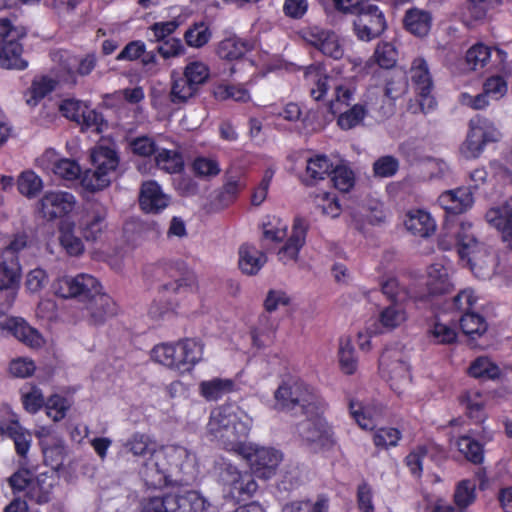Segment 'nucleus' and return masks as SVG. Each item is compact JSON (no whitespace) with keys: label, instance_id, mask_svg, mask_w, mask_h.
<instances>
[{"label":"nucleus","instance_id":"nucleus-51","mask_svg":"<svg viewBox=\"0 0 512 512\" xmlns=\"http://www.w3.org/2000/svg\"><path fill=\"white\" fill-rule=\"evenodd\" d=\"M337 123L344 129L349 130L361 123L367 114L365 106L361 104H355L346 111L340 110Z\"/></svg>","mask_w":512,"mask_h":512},{"label":"nucleus","instance_id":"nucleus-15","mask_svg":"<svg viewBox=\"0 0 512 512\" xmlns=\"http://www.w3.org/2000/svg\"><path fill=\"white\" fill-rule=\"evenodd\" d=\"M100 289L98 280L90 274L80 273L76 276L66 275L54 283L55 294L65 298H77L89 301Z\"/></svg>","mask_w":512,"mask_h":512},{"label":"nucleus","instance_id":"nucleus-41","mask_svg":"<svg viewBox=\"0 0 512 512\" xmlns=\"http://www.w3.org/2000/svg\"><path fill=\"white\" fill-rule=\"evenodd\" d=\"M485 218L489 224L501 232L503 242L512 250V218L500 209H490Z\"/></svg>","mask_w":512,"mask_h":512},{"label":"nucleus","instance_id":"nucleus-24","mask_svg":"<svg viewBox=\"0 0 512 512\" xmlns=\"http://www.w3.org/2000/svg\"><path fill=\"white\" fill-rule=\"evenodd\" d=\"M139 204L147 213H159L169 204V197L163 193L156 181L144 182L140 189Z\"/></svg>","mask_w":512,"mask_h":512},{"label":"nucleus","instance_id":"nucleus-4","mask_svg":"<svg viewBox=\"0 0 512 512\" xmlns=\"http://www.w3.org/2000/svg\"><path fill=\"white\" fill-rule=\"evenodd\" d=\"M305 80L311 86L310 94L316 100H321L331 87L335 89V99L329 104L332 114L340 112L343 105L349 106L353 99L354 89L350 85L338 84L335 79L324 73L320 67L310 66L305 72Z\"/></svg>","mask_w":512,"mask_h":512},{"label":"nucleus","instance_id":"nucleus-28","mask_svg":"<svg viewBox=\"0 0 512 512\" xmlns=\"http://www.w3.org/2000/svg\"><path fill=\"white\" fill-rule=\"evenodd\" d=\"M87 310L90 322L98 325L116 315L117 305L109 295L100 293L99 289L97 294L88 301Z\"/></svg>","mask_w":512,"mask_h":512},{"label":"nucleus","instance_id":"nucleus-40","mask_svg":"<svg viewBox=\"0 0 512 512\" xmlns=\"http://www.w3.org/2000/svg\"><path fill=\"white\" fill-rule=\"evenodd\" d=\"M56 84L57 81L48 76L36 77L25 94L26 103L31 107L36 106L40 100L55 89Z\"/></svg>","mask_w":512,"mask_h":512},{"label":"nucleus","instance_id":"nucleus-35","mask_svg":"<svg viewBox=\"0 0 512 512\" xmlns=\"http://www.w3.org/2000/svg\"><path fill=\"white\" fill-rule=\"evenodd\" d=\"M54 485L55 479L52 475L46 473L39 474L34 477L32 484H30L27 497L37 504L48 503L52 499Z\"/></svg>","mask_w":512,"mask_h":512},{"label":"nucleus","instance_id":"nucleus-22","mask_svg":"<svg viewBox=\"0 0 512 512\" xmlns=\"http://www.w3.org/2000/svg\"><path fill=\"white\" fill-rule=\"evenodd\" d=\"M38 163L44 170L51 171L66 180H74L81 173L80 166L75 161L58 158L56 152L52 149L45 151L38 159Z\"/></svg>","mask_w":512,"mask_h":512},{"label":"nucleus","instance_id":"nucleus-48","mask_svg":"<svg viewBox=\"0 0 512 512\" xmlns=\"http://www.w3.org/2000/svg\"><path fill=\"white\" fill-rule=\"evenodd\" d=\"M406 318V311L402 303L392 302L391 305L382 310L379 319L385 328L393 329L405 322Z\"/></svg>","mask_w":512,"mask_h":512},{"label":"nucleus","instance_id":"nucleus-2","mask_svg":"<svg viewBox=\"0 0 512 512\" xmlns=\"http://www.w3.org/2000/svg\"><path fill=\"white\" fill-rule=\"evenodd\" d=\"M251 427V419L233 405H223L211 413L207 428L224 449L239 455L248 454L246 440Z\"/></svg>","mask_w":512,"mask_h":512},{"label":"nucleus","instance_id":"nucleus-20","mask_svg":"<svg viewBox=\"0 0 512 512\" xmlns=\"http://www.w3.org/2000/svg\"><path fill=\"white\" fill-rule=\"evenodd\" d=\"M242 456L249 461L253 473L264 479H268L275 474L282 460V454L279 451L266 447L253 449L249 446L248 454H242Z\"/></svg>","mask_w":512,"mask_h":512},{"label":"nucleus","instance_id":"nucleus-8","mask_svg":"<svg viewBox=\"0 0 512 512\" xmlns=\"http://www.w3.org/2000/svg\"><path fill=\"white\" fill-rule=\"evenodd\" d=\"M344 12L355 14L353 20L354 32L358 39L371 41L379 37L386 29V20L383 12L375 4L359 0L351 9H341Z\"/></svg>","mask_w":512,"mask_h":512},{"label":"nucleus","instance_id":"nucleus-31","mask_svg":"<svg viewBox=\"0 0 512 512\" xmlns=\"http://www.w3.org/2000/svg\"><path fill=\"white\" fill-rule=\"evenodd\" d=\"M267 262L266 255L255 246L243 244L239 248V268L247 275H255Z\"/></svg>","mask_w":512,"mask_h":512},{"label":"nucleus","instance_id":"nucleus-34","mask_svg":"<svg viewBox=\"0 0 512 512\" xmlns=\"http://www.w3.org/2000/svg\"><path fill=\"white\" fill-rule=\"evenodd\" d=\"M427 289L431 295H442L453 289L447 269L441 264H433L428 268Z\"/></svg>","mask_w":512,"mask_h":512},{"label":"nucleus","instance_id":"nucleus-52","mask_svg":"<svg viewBox=\"0 0 512 512\" xmlns=\"http://www.w3.org/2000/svg\"><path fill=\"white\" fill-rule=\"evenodd\" d=\"M456 444L459 451L470 462L480 464L483 461V448L481 444L470 436H461Z\"/></svg>","mask_w":512,"mask_h":512},{"label":"nucleus","instance_id":"nucleus-33","mask_svg":"<svg viewBox=\"0 0 512 512\" xmlns=\"http://www.w3.org/2000/svg\"><path fill=\"white\" fill-rule=\"evenodd\" d=\"M405 227L413 235L428 237L434 233L436 225L429 213L423 210L409 212L405 220Z\"/></svg>","mask_w":512,"mask_h":512},{"label":"nucleus","instance_id":"nucleus-59","mask_svg":"<svg viewBox=\"0 0 512 512\" xmlns=\"http://www.w3.org/2000/svg\"><path fill=\"white\" fill-rule=\"evenodd\" d=\"M315 202L322 213L328 217L336 218L341 213V206L335 195L328 192H322L315 196Z\"/></svg>","mask_w":512,"mask_h":512},{"label":"nucleus","instance_id":"nucleus-37","mask_svg":"<svg viewBox=\"0 0 512 512\" xmlns=\"http://www.w3.org/2000/svg\"><path fill=\"white\" fill-rule=\"evenodd\" d=\"M59 243L70 256H79L84 252V244L81 238L75 234V224L70 221H62L59 225Z\"/></svg>","mask_w":512,"mask_h":512},{"label":"nucleus","instance_id":"nucleus-42","mask_svg":"<svg viewBox=\"0 0 512 512\" xmlns=\"http://www.w3.org/2000/svg\"><path fill=\"white\" fill-rule=\"evenodd\" d=\"M155 162L158 168L171 174L180 172L184 166L181 153L170 149H158Z\"/></svg>","mask_w":512,"mask_h":512},{"label":"nucleus","instance_id":"nucleus-5","mask_svg":"<svg viewBox=\"0 0 512 512\" xmlns=\"http://www.w3.org/2000/svg\"><path fill=\"white\" fill-rule=\"evenodd\" d=\"M210 76L209 67L201 61L188 63L182 74L172 72L170 100L174 104L186 103L193 98Z\"/></svg>","mask_w":512,"mask_h":512},{"label":"nucleus","instance_id":"nucleus-55","mask_svg":"<svg viewBox=\"0 0 512 512\" xmlns=\"http://www.w3.org/2000/svg\"><path fill=\"white\" fill-rule=\"evenodd\" d=\"M178 343L190 371L202 359L203 347L193 339H185Z\"/></svg>","mask_w":512,"mask_h":512},{"label":"nucleus","instance_id":"nucleus-58","mask_svg":"<svg viewBox=\"0 0 512 512\" xmlns=\"http://www.w3.org/2000/svg\"><path fill=\"white\" fill-rule=\"evenodd\" d=\"M490 48L484 44H476L472 46L466 53V61L471 69L477 70L483 68L490 59Z\"/></svg>","mask_w":512,"mask_h":512},{"label":"nucleus","instance_id":"nucleus-47","mask_svg":"<svg viewBox=\"0 0 512 512\" xmlns=\"http://www.w3.org/2000/svg\"><path fill=\"white\" fill-rule=\"evenodd\" d=\"M211 35L209 27L205 23L200 22L193 24L186 30L184 39L188 46L201 48L209 42Z\"/></svg>","mask_w":512,"mask_h":512},{"label":"nucleus","instance_id":"nucleus-61","mask_svg":"<svg viewBox=\"0 0 512 512\" xmlns=\"http://www.w3.org/2000/svg\"><path fill=\"white\" fill-rule=\"evenodd\" d=\"M331 174L333 175L332 182L338 190L347 192L353 187L354 174L346 166H333Z\"/></svg>","mask_w":512,"mask_h":512},{"label":"nucleus","instance_id":"nucleus-10","mask_svg":"<svg viewBox=\"0 0 512 512\" xmlns=\"http://www.w3.org/2000/svg\"><path fill=\"white\" fill-rule=\"evenodd\" d=\"M381 374L389 382L392 390L402 394L410 385L411 374L408 364V356L397 347L386 348L380 359Z\"/></svg>","mask_w":512,"mask_h":512},{"label":"nucleus","instance_id":"nucleus-46","mask_svg":"<svg viewBox=\"0 0 512 512\" xmlns=\"http://www.w3.org/2000/svg\"><path fill=\"white\" fill-rule=\"evenodd\" d=\"M468 372L470 376L482 379H496L500 375L499 367L487 357H478L475 359L471 363Z\"/></svg>","mask_w":512,"mask_h":512},{"label":"nucleus","instance_id":"nucleus-18","mask_svg":"<svg viewBox=\"0 0 512 512\" xmlns=\"http://www.w3.org/2000/svg\"><path fill=\"white\" fill-rule=\"evenodd\" d=\"M322 409L315 415H304L305 419L297 425L299 436L313 449L332 443V431L327 422L320 417Z\"/></svg>","mask_w":512,"mask_h":512},{"label":"nucleus","instance_id":"nucleus-29","mask_svg":"<svg viewBox=\"0 0 512 512\" xmlns=\"http://www.w3.org/2000/svg\"><path fill=\"white\" fill-rule=\"evenodd\" d=\"M21 267L17 258L0 257V290H7L12 304L20 280Z\"/></svg>","mask_w":512,"mask_h":512},{"label":"nucleus","instance_id":"nucleus-36","mask_svg":"<svg viewBox=\"0 0 512 512\" xmlns=\"http://www.w3.org/2000/svg\"><path fill=\"white\" fill-rule=\"evenodd\" d=\"M333 163L325 155H317L307 160L306 177L303 182L312 186L329 176L333 169Z\"/></svg>","mask_w":512,"mask_h":512},{"label":"nucleus","instance_id":"nucleus-12","mask_svg":"<svg viewBox=\"0 0 512 512\" xmlns=\"http://www.w3.org/2000/svg\"><path fill=\"white\" fill-rule=\"evenodd\" d=\"M302 40L324 56L339 60L344 56V45L339 34L329 28L311 25L299 32Z\"/></svg>","mask_w":512,"mask_h":512},{"label":"nucleus","instance_id":"nucleus-30","mask_svg":"<svg viewBox=\"0 0 512 512\" xmlns=\"http://www.w3.org/2000/svg\"><path fill=\"white\" fill-rule=\"evenodd\" d=\"M124 448L135 457L149 459L162 450L158 449V443L151 435L140 432L132 434L124 443Z\"/></svg>","mask_w":512,"mask_h":512},{"label":"nucleus","instance_id":"nucleus-56","mask_svg":"<svg viewBox=\"0 0 512 512\" xmlns=\"http://www.w3.org/2000/svg\"><path fill=\"white\" fill-rule=\"evenodd\" d=\"M374 58L380 67L390 69L396 64L397 51L391 43L382 42L377 45Z\"/></svg>","mask_w":512,"mask_h":512},{"label":"nucleus","instance_id":"nucleus-49","mask_svg":"<svg viewBox=\"0 0 512 512\" xmlns=\"http://www.w3.org/2000/svg\"><path fill=\"white\" fill-rule=\"evenodd\" d=\"M475 484L470 480H462L454 492V503L459 512H463L475 499Z\"/></svg>","mask_w":512,"mask_h":512},{"label":"nucleus","instance_id":"nucleus-16","mask_svg":"<svg viewBox=\"0 0 512 512\" xmlns=\"http://www.w3.org/2000/svg\"><path fill=\"white\" fill-rule=\"evenodd\" d=\"M75 196L66 191H48L38 201L40 216L47 221L64 218L76 207Z\"/></svg>","mask_w":512,"mask_h":512},{"label":"nucleus","instance_id":"nucleus-27","mask_svg":"<svg viewBox=\"0 0 512 512\" xmlns=\"http://www.w3.org/2000/svg\"><path fill=\"white\" fill-rule=\"evenodd\" d=\"M432 24V13L417 7L408 9L403 17L404 28L409 33L419 38L426 37L429 34Z\"/></svg>","mask_w":512,"mask_h":512},{"label":"nucleus","instance_id":"nucleus-53","mask_svg":"<svg viewBox=\"0 0 512 512\" xmlns=\"http://www.w3.org/2000/svg\"><path fill=\"white\" fill-rule=\"evenodd\" d=\"M460 327L464 334L473 336L482 335L487 329V324L479 314L467 312L460 317Z\"/></svg>","mask_w":512,"mask_h":512},{"label":"nucleus","instance_id":"nucleus-23","mask_svg":"<svg viewBox=\"0 0 512 512\" xmlns=\"http://www.w3.org/2000/svg\"><path fill=\"white\" fill-rule=\"evenodd\" d=\"M349 410L351 416L362 429L372 430L375 428L377 421L383 416L385 407L379 402L362 405V403L351 399Z\"/></svg>","mask_w":512,"mask_h":512},{"label":"nucleus","instance_id":"nucleus-60","mask_svg":"<svg viewBox=\"0 0 512 512\" xmlns=\"http://www.w3.org/2000/svg\"><path fill=\"white\" fill-rule=\"evenodd\" d=\"M283 512H328L327 499L320 498L314 504L310 501H294L283 507Z\"/></svg>","mask_w":512,"mask_h":512},{"label":"nucleus","instance_id":"nucleus-17","mask_svg":"<svg viewBox=\"0 0 512 512\" xmlns=\"http://www.w3.org/2000/svg\"><path fill=\"white\" fill-rule=\"evenodd\" d=\"M221 481L228 495L237 501L252 497L258 488L252 474L241 472L230 464L222 470Z\"/></svg>","mask_w":512,"mask_h":512},{"label":"nucleus","instance_id":"nucleus-21","mask_svg":"<svg viewBox=\"0 0 512 512\" xmlns=\"http://www.w3.org/2000/svg\"><path fill=\"white\" fill-rule=\"evenodd\" d=\"M309 227L310 223L305 217H295L291 235L286 244L278 252V258L281 262L287 264L290 261H297L299 251L305 244Z\"/></svg>","mask_w":512,"mask_h":512},{"label":"nucleus","instance_id":"nucleus-54","mask_svg":"<svg viewBox=\"0 0 512 512\" xmlns=\"http://www.w3.org/2000/svg\"><path fill=\"white\" fill-rule=\"evenodd\" d=\"M54 57L59 62L62 71L65 72V75L61 76L62 81L75 84V70L78 58L68 51H59L55 53Z\"/></svg>","mask_w":512,"mask_h":512},{"label":"nucleus","instance_id":"nucleus-57","mask_svg":"<svg viewBox=\"0 0 512 512\" xmlns=\"http://www.w3.org/2000/svg\"><path fill=\"white\" fill-rule=\"evenodd\" d=\"M213 94L218 100L233 99L235 101H246L249 99L248 91L240 86L220 84L213 90Z\"/></svg>","mask_w":512,"mask_h":512},{"label":"nucleus","instance_id":"nucleus-14","mask_svg":"<svg viewBox=\"0 0 512 512\" xmlns=\"http://www.w3.org/2000/svg\"><path fill=\"white\" fill-rule=\"evenodd\" d=\"M458 254L462 260H467L471 270L476 267L486 265V259L489 257L487 246L479 242L472 231V224L462 222L456 232Z\"/></svg>","mask_w":512,"mask_h":512},{"label":"nucleus","instance_id":"nucleus-43","mask_svg":"<svg viewBox=\"0 0 512 512\" xmlns=\"http://www.w3.org/2000/svg\"><path fill=\"white\" fill-rule=\"evenodd\" d=\"M339 364L343 373L352 375L356 372L358 361L355 356V349L349 338H341L339 342Z\"/></svg>","mask_w":512,"mask_h":512},{"label":"nucleus","instance_id":"nucleus-50","mask_svg":"<svg viewBox=\"0 0 512 512\" xmlns=\"http://www.w3.org/2000/svg\"><path fill=\"white\" fill-rule=\"evenodd\" d=\"M6 431L14 442L17 454L21 457H26L32 441L30 432L24 430L18 423H12L7 427Z\"/></svg>","mask_w":512,"mask_h":512},{"label":"nucleus","instance_id":"nucleus-44","mask_svg":"<svg viewBox=\"0 0 512 512\" xmlns=\"http://www.w3.org/2000/svg\"><path fill=\"white\" fill-rule=\"evenodd\" d=\"M17 188L20 194L27 198H35L43 188L42 179L33 171L22 172L17 179Z\"/></svg>","mask_w":512,"mask_h":512},{"label":"nucleus","instance_id":"nucleus-1","mask_svg":"<svg viewBox=\"0 0 512 512\" xmlns=\"http://www.w3.org/2000/svg\"><path fill=\"white\" fill-rule=\"evenodd\" d=\"M196 478L194 457L181 446H170L150 458L143 471L145 484L151 488L189 485Z\"/></svg>","mask_w":512,"mask_h":512},{"label":"nucleus","instance_id":"nucleus-7","mask_svg":"<svg viewBox=\"0 0 512 512\" xmlns=\"http://www.w3.org/2000/svg\"><path fill=\"white\" fill-rule=\"evenodd\" d=\"M410 79L416 93V99L408 103V111L412 114H427L436 107L435 98L431 95L433 81L428 64L423 58L413 60L410 68Z\"/></svg>","mask_w":512,"mask_h":512},{"label":"nucleus","instance_id":"nucleus-63","mask_svg":"<svg viewBox=\"0 0 512 512\" xmlns=\"http://www.w3.org/2000/svg\"><path fill=\"white\" fill-rule=\"evenodd\" d=\"M86 106L87 104L80 100L65 99L60 104L59 109L64 117L78 123L81 116L84 115Z\"/></svg>","mask_w":512,"mask_h":512},{"label":"nucleus","instance_id":"nucleus-25","mask_svg":"<svg viewBox=\"0 0 512 512\" xmlns=\"http://www.w3.org/2000/svg\"><path fill=\"white\" fill-rule=\"evenodd\" d=\"M8 331L19 341L30 347H40L43 339L38 331L22 318H8L0 322V333Z\"/></svg>","mask_w":512,"mask_h":512},{"label":"nucleus","instance_id":"nucleus-62","mask_svg":"<svg viewBox=\"0 0 512 512\" xmlns=\"http://www.w3.org/2000/svg\"><path fill=\"white\" fill-rule=\"evenodd\" d=\"M399 169V161L397 158L386 155L378 158L373 164L375 176L387 178L394 176Z\"/></svg>","mask_w":512,"mask_h":512},{"label":"nucleus","instance_id":"nucleus-11","mask_svg":"<svg viewBox=\"0 0 512 512\" xmlns=\"http://www.w3.org/2000/svg\"><path fill=\"white\" fill-rule=\"evenodd\" d=\"M500 132L486 118L477 116L469 121V131L460 146V153L467 159L478 158L489 143L500 139Z\"/></svg>","mask_w":512,"mask_h":512},{"label":"nucleus","instance_id":"nucleus-19","mask_svg":"<svg viewBox=\"0 0 512 512\" xmlns=\"http://www.w3.org/2000/svg\"><path fill=\"white\" fill-rule=\"evenodd\" d=\"M108 208L101 202H89L80 220V229L87 241H97L105 233L107 224Z\"/></svg>","mask_w":512,"mask_h":512},{"label":"nucleus","instance_id":"nucleus-64","mask_svg":"<svg viewBox=\"0 0 512 512\" xmlns=\"http://www.w3.org/2000/svg\"><path fill=\"white\" fill-rule=\"evenodd\" d=\"M170 494L150 497L143 501L142 512H172Z\"/></svg>","mask_w":512,"mask_h":512},{"label":"nucleus","instance_id":"nucleus-45","mask_svg":"<svg viewBox=\"0 0 512 512\" xmlns=\"http://www.w3.org/2000/svg\"><path fill=\"white\" fill-rule=\"evenodd\" d=\"M461 402L465 406L468 416L476 422H482L485 419L484 400L480 392L468 391L461 397Z\"/></svg>","mask_w":512,"mask_h":512},{"label":"nucleus","instance_id":"nucleus-32","mask_svg":"<svg viewBox=\"0 0 512 512\" xmlns=\"http://www.w3.org/2000/svg\"><path fill=\"white\" fill-rule=\"evenodd\" d=\"M172 512H202L206 508V500L196 491L184 494H170Z\"/></svg>","mask_w":512,"mask_h":512},{"label":"nucleus","instance_id":"nucleus-38","mask_svg":"<svg viewBox=\"0 0 512 512\" xmlns=\"http://www.w3.org/2000/svg\"><path fill=\"white\" fill-rule=\"evenodd\" d=\"M235 383L231 379L213 378L199 384L200 395L207 401H216L234 390Z\"/></svg>","mask_w":512,"mask_h":512},{"label":"nucleus","instance_id":"nucleus-6","mask_svg":"<svg viewBox=\"0 0 512 512\" xmlns=\"http://www.w3.org/2000/svg\"><path fill=\"white\" fill-rule=\"evenodd\" d=\"M93 170L86 171L83 185L91 191H99L108 187L117 176L119 157L114 149L98 146L92 150Z\"/></svg>","mask_w":512,"mask_h":512},{"label":"nucleus","instance_id":"nucleus-39","mask_svg":"<svg viewBox=\"0 0 512 512\" xmlns=\"http://www.w3.org/2000/svg\"><path fill=\"white\" fill-rule=\"evenodd\" d=\"M251 49L252 44L249 41L237 37H229L219 42L217 54L221 59L236 60L240 59Z\"/></svg>","mask_w":512,"mask_h":512},{"label":"nucleus","instance_id":"nucleus-26","mask_svg":"<svg viewBox=\"0 0 512 512\" xmlns=\"http://www.w3.org/2000/svg\"><path fill=\"white\" fill-rule=\"evenodd\" d=\"M442 208L452 214H461L467 211L474 202L470 188L460 187L444 191L438 198Z\"/></svg>","mask_w":512,"mask_h":512},{"label":"nucleus","instance_id":"nucleus-9","mask_svg":"<svg viewBox=\"0 0 512 512\" xmlns=\"http://www.w3.org/2000/svg\"><path fill=\"white\" fill-rule=\"evenodd\" d=\"M27 31L23 26L0 23V66L5 69L23 70L28 61L22 57L23 46L20 40L26 37Z\"/></svg>","mask_w":512,"mask_h":512},{"label":"nucleus","instance_id":"nucleus-3","mask_svg":"<svg viewBox=\"0 0 512 512\" xmlns=\"http://www.w3.org/2000/svg\"><path fill=\"white\" fill-rule=\"evenodd\" d=\"M274 398L279 410L294 415L313 416L324 407L314 389L301 380L283 382L275 391Z\"/></svg>","mask_w":512,"mask_h":512},{"label":"nucleus","instance_id":"nucleus-13","mask_svg":"<svg viewBox=\"0 0 512 512\" xmlns=\"http://www.w3.org/2000/svg\"><path fill=\"white\" fill-rule=\"evenodd\" d=\"M146 273L157 281L163 282L160 291L172 294H184L193 289L195 277L191 273H181L173 265L165 262L154 264L147 268Z\"/></svg>","mask_w":512,"mask_h":512}]
</instances>
